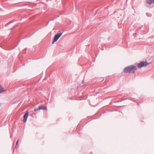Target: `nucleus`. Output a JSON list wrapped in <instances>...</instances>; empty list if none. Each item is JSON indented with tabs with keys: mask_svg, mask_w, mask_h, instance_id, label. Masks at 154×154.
<instances>
[{
	"mask_svg": "<svg viewBox=\"0 0 154 154\" xmlns=\"http://www.w3.org/2000/svg\"><path fill=\"white\" fill-rule=\"evenodd\" d=\"M147 3L149 4H151L154 3V0H147Z\"/></svg>",
	"mask_w": 154,
	"mask_h": 154,
	"instance_id": "6",
	"label": "nucleus"
},
{
	"mask_svg": "<svg viewBox=\"0 0 154 154\" xmlns=\"http://www.w3.org/2000/svg\"><path fill=\"white\" fill-rule=\"evenodd\" d=\"M137 69V67L134 65H131L125 67L123 70L124 72L125 73L135 72V70Z\"/></svg>",
	"mask_w": 154,
	"mask_h": 154,
	"instance_id": "1",
	"label": "nucleus"
},
{
	"mask_svg": "<svg viewBox=\"0 0 154 154\" xmlns=\"http://www.w3.org/2000/svg\"><path fill=\"white\" fill-rule=\"evenodd\" d=\"M38 109L39 110H47V107L46 106H39L38 107Z\"/></svg>",
	"mask_w": 154,
	"mask_h": 154,
	"instance_id": "5",
	"label": "nucleus"
},
{
	"mask_svg": "<svg viewBox=\"0 0 154 154\" xmlns=\"http://www.w3.org/2000/svg\"><path fill=\"white\" fill-rule=\"evenodd\" d=\"M149 63L146 62L142 61L139 63H137V66L138 68H141L143 67L146 66Z\"/></svg>",
	"mask_w": 154,
	"mask_h": 154,
	"instance_id": "2",
	"label": "nucleus"
},
{
	"mask_svg": "<svg viewBox=\"0 0 154 154\" xmlns=\"http://www.w3.org/2000/svg\"><path fill=\"white\" fill-rule=\"evenodd\" d=\"M62 33H57L54 37V40L52 42V43L53 44L56 42L61 36Z\"/></svg>",
	"mask_w": 154,
	"mask_h": 154,
	"instance_id": "3",
	"label": "nucleus"
},
{
	"mask_svg": "<svg viewBox=\"0 0 154 154\" xmlns=\"http://www.w3.org/2000/svg\"><path fill=\"white\" fill-rule=\"evenodd\" d=\"M38 110H39V109H38H38H34L35 111H38Z\"/></svg>",
	"mask_w": 154,
	"mask_h": 154,
	"instance_id": "7",
	"label": "nucleus"
},
{
	"mask_svg": "<svg viewBox=\"0 0 154 154\" xmlns=\"http://www.w3.org/2000/svg\"><path fill=\"white\" fill-rule=\"evenodd\" d=\"M29 115V113L28 112H27L26 114L24 115L23 116V122H26V120L27 119V118H28V116Z\"/></svg>",
	"mask_w": 154,
	"mask_h": 154,
	"instance_id": "4",
	"label": "nucleus"
},
{
	"mask_svg": "<svg viewBox=\"0 0 154 154\" xmlns=\"http://www.w3.org/2000/svg\"><path fill=\"white\" fill-rule=\"evenodd\" d=\"M18 140L17 142H16V146L17 145V144H18Z\"/></svg>",
	"mask_w": 154,
	"mask_h": 154,
	"instance_id": "8",
	"label": "nucleus"
}]
</instances>
